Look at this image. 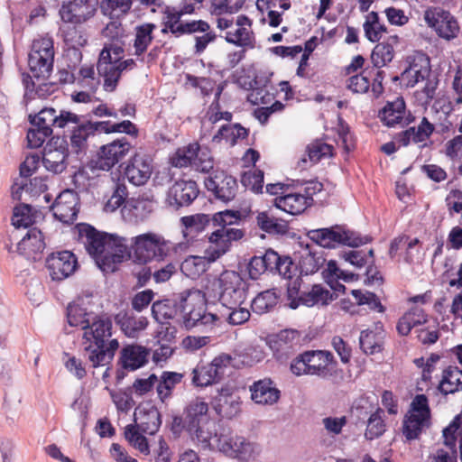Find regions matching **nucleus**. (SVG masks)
Returning a JSON list of instances; mask_svg holds the SVG:
<instances>
[{"mask_svg": "<svg viewBox=\"0 0 462 462\" xmlns=\"http://www.w3.org/2000/svg\"><path fill=\"white\" fill-rule=\"evenodd\" d=\"M79 235L87 252L104 273H115L119 264L130 256L125 237L100 232L88 224L81 226Z\"/></svg>", "mask_w": 462, "mask_h": 462, "instance_id": "obj_1", "label": "nucleus"}, {"mask_svg": "<svg viewBox=\"0 0 462 462\" xmlns=\"http://www.w3.org/2000/svg\"><path fill=\"white\" fill-rule=\"evenodd\" d=\"M112 326V320L108 317L97 315L84 330V353L92 367L110 364L119 347L117 339H111Z\"/></svg>", "mask_w": 462, "mask_h": 462, "instance_id": "obj_2", "label": "nucleus"}, {"mask_svg": "<svg viewBox=\"0 0 462 462\" xmlns=\"http://www.w3.org/2000/svg\"><path fill=\"white\" fill-rule=\"evenodd\" d=\"M247 290V282L238 273L225 271L206 288L204 296L217 299L223 307L237 306L246 300Z\"/></svg>", "mask_w": 462, "mask_h": 462, "instance_id": "obj_3", "label": "nucleus"}, {"mask_svg": "<svg viewBox=\"0 0 462 462\" xmlns=\"http://www.w3.org/2000/svg\"><path fill=\"white\" fill-rule=\"evenodd\" d=\"M50 119L51 116L48 121ZM53 119L59 129H70L69 144L73 152L76 153L85 152L88 146V138L94 136L90 114L78 115L69 110L57 109V116Z\"/></svg>", "mask_w": 462, "mask_h": 462, "instance_id": "obj_4", "label": "nucleus"}, {"mask_svg": "<svg viewBox=\"0 0 462 462\" xmlns=\"http://www.w3.org/2000/svg\"><path fill=\"white\" fill-rule=\"evenodd\" d=\"M180 314L187 329L204 325H213L219 320L216 314L207 313L199 291L186 290L178 294Z\"/></svg>", "mask_w": 462, "mask_h": 462, "instance_id": "obj_5", "label": "nucleus"}, {"mask_svg": "<svg viewBox=\"0 0 462 462\" xmlns=\"http://www.w3.org/2000/svg\"><path fill=\"white\" fill-rule=\"evenodd\" d=\"M130 256L139 263H147L152 260L163 261L170 253L168 243L159 235L145 233L132 237L128 242Z\"/></svg>", "mask_w": 462, "mask_h": 462, "instance_id": "obj_6", "label": "nucleus"}, {"mask_svg": "<svg viewBox=\"0 0 462 462\" xmlns=\"http://www.w3.org/2000/svg\"><path fill=\"white\" fill-rule=\"evenodd\" d=\"M333 355L324 350H308L297 356L291 363V372L296 375H316L321 379L329 378L332 374L329 365Z\"/></svg>", "mask_w": 462, "mask_h": 462, "instance_id": "obj_7", "label": "nucleus"}, {"mask_svg": "<svg viewBox=\"0 0 462 462\" xmlns=\"http://www.w3.org/2000/svg\"><path fill=\"white\" fill-rule=\"evenodd\" d=\"M308 236L317 245L324 248H335L341 245L350 247H358L367 244L371 240L368 236H361L359 234L346 229L341 226L310 230L308 233Z\"/></svg>", "mask_w": 462, "mask_h": 462, "instance_id": "obj_8", "label": "nucleus"}, {"mask_svg": "<svg viewBox=\"0 0 462 462\" xmlns=\"http://www.w3.org/2000/svg\"><path fill=\"white\" fill-rule=\"evenodd\" d=\"M430 426V409L425 394H417L403 420V435L407 439L419 438L422 430Z\"/></svg>", "mask_w": 462, "mask_h": 462, "instance_id": "obj_9", "label": "nucleus"}, {"mask_svg": "<svg viewBox=\"0 0 462 462\" xmlns=\"http://www.w3.org/2000/svg\"><path fill=\"white\" fill-rule=\"evenodd\" d=\"M218 450L225 456L240 462L254 461L262 452L259 444L243 436H222L218 439Z\"/></svg>", "mask_w": 462, "mask_h": 462, "instance_id": "obj_10", "label": "nucleus"}, {"mask_svg": "<svg viewBox=\"0 0 462 462\" xmlns=\"http://www.w3.org/2000/svg\"><path fill=\"white\" fill-rule=\"evenodd\" d=\"M130 149L131 144L125 137L115 140L99 148L89 166L92 170L108 171L126 156Z\"/></svg>", "mask_w": 462, "mask_h": 462, "instance_id": "obj_11", "label": "nucleus"}, {"mask_svg": "<svg viewBox=\"0 0 462 462\" xmlns=\"http://www.w3.org/2000/svg\"><path fill=\"white\" fill-rule=\"evenodd\" d=\"M231 360L229 355L221 354L210 363L199 364L192 371V383L195 386L206 387L219 383Z\"/></svg>", "mask_w": 462, "mask_h": 462, "instance_id": "obj_12", "label": "nucleus"}, {"mask_svg": "<svg viewBox=\"0 0 462 462\" xmlns=\"http://www.w3.org/2000/svg\"><path fill=\"white\" fill-rule=\"evenodd\" d=\"M51 114V118L57 116V109L53 107H44L38 114L29 116L30 123L34 128L30 129L27 133V140L29 146L32 148H38L42 146L45 139L52 134L53 128H58L55 120L48 118Z\"/></svg>", "mask_w": 462, "mask_h": 462, "instance_id": "obj_13", "label": "nucleus"}, {"mask_svg": "<svg viewBox=\"0 0 462 462\" xmlns=\"http://www.w3.org/2000/svg\"><path fill=\"white\" fill-rule=\"evenodd\" d=\"M424 19L428 26L433 28L437 34L445 40H452L459 32L457 19L448 11L439 7L428 8L424 12Z\"/></svg>", "mask_w": 462, "mask_h": 462, "instance_id": "obj_14", "label": "nucleus"}, {"mask_svg": "<svg viewBox=\"0 0 462 462\" xmlns=\"http://www.w3.org/2000/svg\"><path fill=\"white\" fill-rule=\"evenodd\" d=\"M97 5V0H67L61 5L60 15L64 23L82 24L96 14Z\"/></svg>", "mask_w": 462, "mask_h": 462, "instance_id": "obj_15", "label": "nucleus"}, {"mask_svg": "<svg viewBox=\"0 0 462 462\" xmlns=\"http://www.w3.org/2000/svg\"><path fill=\"white\" fill-rule=\"evenodd\" d=\"M153 171L152 159L143 152H135L126 162L124 179L134 186H143L150 180Z\"/></svg>", "mask_w": 462, "mask_h": 462, "instance_id": "obj_16", "label": "nucleus"}, {"mask_svg": "<svg viewBox=\"0 0 462 462\" xmlns=\"http://www.w3.org/2000/svg\"><path fill=\"white\" fill-rule=\"evenodd\" d=\"M245 236V231L236 227L218 228L208 237L210 246L207 249L208 261L214 262L225 254L230 248L231 242L238 241Z\"/></svg>", "mask_w": 462, "mask_h": 462, "instance_id": "obj_17", "label": "nucleus"}, {"mask_svg": "<svg viewBox=\"0 0 462 462\" xmlns=\"http://www.w3.org/2000/svg\"><path fill=\"white\" fill-rule=\"evenodd\" d=\"M46 268L52 281L60 282L75 273L78 259L70 251L52 253L46 259Z\"/></svg>", "mask_w": 462, "mask_h": 462, "instance_id": "obj_18", "label": "nucleus"}, {"mask_svg": "<svg viewBox=\"0 0 462 462\" xmlns=\"http://www.w3.org/2000/svg\"><path fill=\"white\" fill-rule=\"evenodd\" d=\"M79 198L72 189H65L59 194L51 207L56 219L64 224H73L77 219Z\"/></svg>", "mask_w": 462, "mask_h": 462, "instance_id": "obj_19", "label": "nucleus"}, {"mask_svg": "<svg viewBox=\"0 0 462 462\" xmlns=\"http://www.w3.org/2000/svg\"><path fill=\"white\" fill-rule=\"evenodd\" d=\"M205 187L214 194L216 199L224 202L234 199L238 189L236 180L224 172L208 177L205 180Z\"/></svg>", "mask_w": 462, "mask_h": 462, "instance_id": "obj_20", "label": "nucleus"}, {"mask_svg": "<svg viewBox=\"0 0 462 462\" xmlns=\"http://www.w3.org/2000/svg\"><path fill=\"white\" fill-rule=\"evenodd\" d=\"M164 15V28L162 30V32H170L174 36L180 37L184 34H192L196 31L205 29L203 23L199 21H182L181 12H179L175 7H167Z\"/></svg>", "mask_w": 462, "mask_h": 462, "instance_id": "obj_21", "label": "nucleus"}, {"mask_svg": "<svg viewBox=\"0 0 462 462\" xmlns=\"http://www.w3.org/2000/svg\"><path fill=\"white\" fill-rule=\"evenodd\" d=\"M199 188L196 181L180 180L170 188L167 194V201L176 209L189 206L199 195Z\"/></svg>", "mask_w": 462, "mask_h": 462, "instance_id": "obj_22", "label": "nucleus"}, {"mask_svg": "<svg viewBox=\"0 0 462 462\" xmlns=\"http://www.w3.org/2000/svg\"><path fill=\"white\" fill-rule=\"evenodd\" d=\"M185 430L192 441L204 450H211L215 447L218 448V439L225 436L224 434H217V424L213 420Z\"/></svg>", "mask_w": 462, "mask_h": 462, "instance_id": "obj_23", "label": "nucleus"}, {"mask_svg": "<svg viewBox=\"0 0 462 462\" xmlns=\"http://www.w3.org/2000/svg\"><path fill=\"white\" fill-rule=\"evenodd\" d=\"M54 59L49 57H42L35 51H30L28 56V66L32 76L26 75L23 81L28 91L30 88H34V82L32 78L41 80H47L53 70Z\"/></svg>", "mask_w": 462, "mask_h": 462, "instance_id": "obj_24", "label": "nucleus"}, {"mask_svg": "<svg viewBox=\"0 0 462 462\" xmlns=\"http://www.w3.org/2000/svg\"><path fill=\"white\" fill-rule=\"evenodd\" d=\"M337 298L335 293L325 288L320 284L312 285L311 289L308 291L302 292L298 300L290 301L289 306L291 309H297L300 304L307 307L327 306Z\"/></svg>", "mask_w": 462, "mask_h": 462, "instance_id": "obj_25", "label": "nucleus"}, {"mask_svg": "<svg viewBox=\"0 0 462 462\" xmlns=\"http://www.w3.org/2000/svg\"><path fill=\"white\" fill-rule=\"evenodd\" d=\"M251 399L256 404L273 405L280 399L281 392L270 378L254 382L249 387Z\"/></svg>", "mask_w": 462, "mask_h": 462, "instance_id": "obj_26", "label": "nucleus"}, {"mask_svg": "<svg viewBox=\"0 0 462 462\" xmlns=\"http://www.w3.org/2000/svg\"><path fill=\"white\" fill-rule=\"evenodd\" d=\"M149 354L144 346L127 345L120 351L118 364L125 370L135 371L147 364Z\"/></svg>", "mask_w": 462, "mask_h": 462, "instance_id": "obj_27", "label": "nucleus"}, {"mask_svg": "<svg viewBox=\"0 0 462 462\" xmlns=\"http://www.w3.org/2000/svg\"><path fill=\"white\" fill-rule=\"evenodd\" d=\"M88 305L83 299H78L69 304L67 307V320L69 326L79 328L82 330L89 327V324L97 315L88 310Z\"/></svg>", "mask_w": 462, "mask_h": 462, "instance_id": "obj_28", "label": "nucleus"}, {"mask_svg": "<svg viewBox=\"0 0 462 462\" xmlns=\"http://www.w3.org/2000/svg\"><path fill=\"white\" fill-rule=\"evenodd\" d=\"M44 248L42 233L36 227L30 228L17 244V252L28 259L36 260Z\"/></svg>", "mask_w": 462, "mask_h": 462, "instance_id": "obj_29", "label": "nucleus"}, {"mask_svg": "<svg viewBox=\"0 0 462 462\" xmlns=\"http://www.w3.org/2000/svg\"><path fill=\"white\" fill-rule=\"evenodd\" d=\"M430 60L424 54L416 56L410 65L402 73L403 80L407 81V87L413 88L420 81H424L430 76Z\"/></svg>", "mask_w": 462, "mask_h": 462, "instance_id": "obj_30", "label": "nucleus"}, {"mask_svg": "<svg viewBox=\"0 0 462 462\" xmlns=\"http://www.w3.org/2000/svg\"><path fill=\"white\" fill-rule=\"evenodd\" d=\"M134 420V425H135L138 430L143 433L150 435L155 434L162 424L161 413L155 407L149 409L139 407L135 409Z\"/></svg>", "mask_w": 462, "mask_h": 462, "instance_id": "obj_31", "label": "nucleus"}, {"mask_svg": "<svg viewBox=\"0 0 462 462\" xmlns=\"http://www.w3.org/2000/svg\"><path fill=\"white\" fill-rule=\"evenodd\" d=\"M300 335L293 329H284L276 334L269 341L270 347L279 356L290 354L298 345Z\"/></svg>", "mask_w": 462, "mask_h": 462, "instance_id": "obj_32", "label": "nucleus"}, {"mask_svg": "<svg viewBox=\"0 0 462 462\" xmlns=\"http://www.w3.org/2000/svg\"><path fill=\"white\" fill-rule=\"evenodd\" d=\"M399 42L397 35H390L382 42H378L371 54V60L375 69H381L390 63L394 57L393 46Z\"/></svg>", "mask_w": 462, "mask_h": 462, "instance_id": "obj_33", "label": "nucleus"}, {"mask_svg": "<svg viewBox=\"0 0 462 462\" xmlns=\"http://www.w3.org/2000/svg\"><path fill=\"white\" fill-rule=\"evenodd\" d=\"M208 405L202 398L192 400L185 409L183 427L188 429L211 420L208 415Z\"/></svg>", "mask_w": 462, "mask_h": 462, "instance_id": "obj_34", "label": "nucleus"}, {"mask_svg": "<svg viewBox=\"0 0 462 462\" xmlns=\"http://www.w3.org/2000/svg\"><path fill=\"white\" fill-rule=\"evenodd\" d=\"M67 158L68 152L65 148L52 149L45 147L42 162L47 171L59 174L67 168Z\"/></svg>", "mask_w": 462, "mask_h": 462, "instance_id": "obj_35", "label": "nucleus"}, {"mask_svg": "<svg viewBox=\"0 0 462 462\" xmlns=\"http://www.w3.org/2000/svg\"><path fill=\"white\" fill-rule=\"evenodd\" d=\"M277 208H280L291 215H298L305 210L310 205L308 197L300 193H290L278 197L274 199Z\"/></svg>", "mask_w": 462, "mask_h": 462, "instance_id": "obj_36", "label": "nucleus"}, {"mask_svg": "<svg viewBox=\"0 0 462 462\" xmlns=\"http://www.w3.org/2000/svg\"><path fill=\"white\" fill-rule=\"evenodd\" d=\"M180 313V301L178 295L172 299L157 300L152 303V314L159 323H164L174 319Z\"/></svg>", "mask_w": 462, "mask_h": 462, "instance_id": "obj_37", "label": "nucleus"}, {"mask_svg": "<svg viewBox=\"0 0 462 462\" xmlns=\"http://www.w3.org/2000/svg\"><path fill=\"white\" fill-rule=\"evenodd\" d=\"M240 404L239 397L220 393L215 398L213 408L222 418L232 419L240 412Z\"/></svg>", "mask_w": 462, "mask_h": 462, "instance_id": "obj_38", "label": "nucleus"}, {"mask_svg": "<svg viewBox=\"0 0 462 462\" xmlns=\"http://www.w3.org/2000/svg\"><path fill=\"white\" fill-rule=\"evenodd\" d=\"M427 320L424 310L421 308L413 307L400 318L396 328L400 335L407 336L414 327L424 324Z\"/></svg>", "mask_w": 462, "mask_h": 462, "instance_id": "obj_39", "label": "nucleus"}, {"mask_svg": "<svg viewBox=\"0 0 462 462\" xmlns=\"http://www.w3.org/2000/svg\"><path fill=\"white\" fill-rule=\"evenodd\" d=\"M256 221L261 230L271 235H284L289 230L287 221L277 218L267 211L260 212Z\"/></svg>", "mask_w": 462, "mask_h": 462, "instance_id": "obj_40", "label": "nucleus"}, {"mask_svg": "<svg viewBox=\"0 0 462 462\" xmlns=\"http://www.w3.org/2000/svg\"><path fill=\"white\" fill-rule=\"evenodd\" d=\"M405 113V102L402 97H397L393 102H388L380 111L379 117L387 126H393L401 123Z\"/></svg>", "mask_w": 462, "mask_h": 462, "instance_id": "obj_41", "label": "nucleus"}, {"mask_svg": "<svg viewBox=\"0 0 462 462\" xmlns=\"http://www.w3.org/2000/svg\"><path fill=\"white\" fill-rule=\"evenodd\" d=\"M247 136L248 130L240 124L224 125L213 136L212 141L220 143L222 140H225L226 143H229L231 146H234L239 140H244Z\"/></svg>", "mask_w": 462, "mask_h": 462, "instance_id": "obj_42", "label": "nucleus"}, {"mask_svg": "<svg viewBox=\"0 0 462 462\" xmlns=\"http://www.w3.org/2000/svg\"><path fill=\"white\" fill-rule=\"evenodd\" d=\"M183 378V374L177 372L163 371L157 382V394L159 399L164 402L171 396L172 390Z\"/></svg>", "mask_w": 462, "mask_h": 462, "instance_id": "obj_43", "label": "nucleus"}, {"mask_svg": "<svg viewBox=\"0 0 462 462\" xmlns=\"http://www.w3.org/2000/svg\"><path fill=\"white\" fill-rule=\"evenodd\" d=\"M225 40L228 43L244 49H253L255 46L254 33L246 27H236L226 31Z\"/></svg>", "mask_w": 462, "mask_h": 462, "instance_id": "obj_44", "label": "nucleus"}, {"mask_svg": "<svg viewBox=\"0 0 462 462\" xmlns=\"http://www.w3.org/2000/svg\"><path fill=\"white\" fill-rule=\"evenodd\" d=\"M459 438L460 459L462 460V416H457L443 430L444 445L453 453L456 452L457 440Z\"/></svg>", "mask_w": 462, "mask_h": 462, "instance_id": "obj_45", "label": "nucleus"}, {"mask_svg": "<svg viewBox=\"0 0 462 462\" xmlns=\"http://www.w3.org/2000/svg\"><path fill=\"white\" fill-rule=\"evenodd\" d=\"M439 389L445 395L462 390V371L457 367L444 370Z\"/></svg>", "mask_w": 462, "mask_h": 462, "instance_id": "obj_46", "label": "nucleus"}, {"mask_svg": "<svg viewBox=\"0 0 462 462\" xmlns=\"http://www.w3.org/2000/svg\"><path fill=\"white\" fill-rule=\"evenodd\" d=\"M117 323L120 325L122 330L129 337H134L136 335L143 330L147 325L148 320L144 317H135L127 313L118 315L116 317Z\"/></svg>", "mask_w": 462, "mask_h": 462, "instance_id": "obj_47", "label": "nucleus"}, {"mask_svg": "<svg viewBox=\"0 0 462 462\" xmlns=\"http://www.w3.org/2000/svg\"><path fill=\"white\" fill-rule=\"evenodd\" d=\"M99 76L104 78V88L112 92L116 89L117 82L121 77L122 71L118 65V60L108 62L107 65H97Z\"/></svg>", "mask_w": 462, "mask_h": 462, "instance_id": "obj_48", "label": "nucleus"}, {"mask_svg": "<svg viewBox=\"0 0 462 462\" xmlns=\"http://www.w3.org/2000/svg\"><path fill=\"white\" fill-rule=\"evenodd\" d=\"M325 259L322 254L305 250L300 258L299 268L300 275H309L317 273L323 266Z\"/></svg>", "mask_w": 462, "mask_h": 462, "instance_id": "obj_49", "label": "nucleus"}, {"mask_svg": "<svg viewBox=\"0 0 462 462\" xmlns=\"http://www.w3.org/2000/svg\"><path fill=\"white\" fill-rule=\"evenodd\" d=\"M153 23H143L135 28V39L134 42V53L137 56L144 53L152 42V32L155 29Z\"/></svg>", "mask_w": 462, "mask_h": 462, "instance_id": "obj_50", "label": "nucleus"}, {"mask_svg": "<svg viewBox=\"0 0 462 462\" xmlns=\"http://www.w3.org/2000/svg\"><path fill=\"white\" fill-rule=\"evenodd\" d=\"M278 302V296L274 290L260 292L251 303L253 312L262 315L271 311Z\"/></svg>", "mask_w": 462, "mask_h": 462, "instance_id": "obj_51", "label": "nucleus"}, {"mask_svg": "<svg viewBox=\"0 0 462 462\" xmlns=\"http://www.w3.org/2000/svg\"><path fill=\"white\" fill-rule=\"evenodd\" d=\"M244 303H239L237 306H225L221 311V318H223L229 325L238 326L245 323L250 319V311Z\"/></svg>", "mask_w": 462, "mask_h": 462, "instance_id": "obj_52", "label": "nucleus"}, {"mask_svg": "<svg viewBox=\"0 0 462 462\" xmlns=\"http://www.w3.org/2000/svg\"><path fill=\"white\" fill-rule=\"evenodd\" d=\"M359 345L366 355L380 353L383 350V337L373 330H363L360 334Z\"/></svg>", "mask_w": 462, "mask_h": 462, "instance_id": "obj_53", "label": "nucleus"}, {"mask_svg": "<svg viewBox=\"0 0 462 462\" xmlns=\"http://www.w3.org/2000/svg\"><path fill=\"white\" fill-rule=\"evenodd\" d=\"M199 145L197 143L179 148L171 158V164L174 167L183 168L194 164L195 158L198 157Z\"/></svg>", "mask_w": 462, "mask_h": 462, "instance_id": "obj_54", "label": "nucleus"}, {"mask_svg": "<svg viewBox=\"0 0 462 462\" xmlns=\"http://www.w3.org/2000/svg\"><path fill=\"white\" fill-rule=\"evenodd\" d=\"M383 410L381 408H376L374 412L371 413V415L367 418V426L365 432V436L367 439H374L384 433L386 425L383 419Z\"/></svg>", "mask_w": 462, "mask_h": 462, "instance_id": "obj_55", "label": "nucleus"}, {"mask_svg": "<svg viewBox=\"0 0 462 462\" xmlns=\"http://www.w3.org/2000/svg\"><path fill=\"white\" fill-rule=\"evenodd\" d=\"M132 5V0H101L100 9L104 15L113 18L126 14Z\"/></svg>", "mask_w": 462, "mask_h": 462, "instance_id": "obj_56", "label": "nucleus"}, {"mask_svg": "<svg viewBox=\"0 0 462 462\" xmlns=\"http://www.w3.org/2000/svg\"><path fill=\"white\" fill-rule=\"evenodd\" d=\"M201 23H203V27L205 29H201L199 31H196L193 34L196 33H203L202 35H195V45H194V52L195 54H201L205 51L208 44L214 42L217 39L216 33L210 29V25L208 22L203 20H198Z\"/></svg>", "mask_w": 462, "mask_h": 462, "instance_id": "obj_57", "label": "nucleus"}, {"mask_svg": "<svg viewBox=\"0 0 462 462\" xmlns=\"http://www.w3.org/2000/svg\"><path fill=\"white\" fill-rule=\"evenodd\" d=\"M245 217L240 210L226 209L213 214V226L226 228L237 225Z\"/></svg>", "mask_w": 462, "mask_h": 462, "instance_id": "obj_58", "label": "nucleus"}, {"mask_svg": "<svg viewBox=\"0 0 462 462\" xmlns=\"http://www.w3.org/2000/svg\"><path fill=\"white\" fill-rule=\"evenodd\" d=\"M140 430L134 424H129L125 429V438L134 448L141 453H149V445L147 439L140 433Z\"/></svg>", "mask_w": 462, "mask_h": 462, "instance_id": "obj_59", "label": "nucleus"}, {"mask_svg": "<svg viewBox=\"0 0 462 462\" xmlns=\"http://www.w3.org/2000/svg\"><path fill=\"white\" fill-rule=\"evenodd\" d=\"M181 223L190 232L199 233L210 224L213 226V215L196 214L181 217Z\"/></svg>", "mask_w": 462, "mask_h": 462, "instance_id": "obj_60", "label": "nucleus"}, {"mask_svg": "<svg viewBox=\"0 0 462 462\" xmlns=\"http://www.w3.org/2000/svg\"><path fill=\"white\" fill-rule=\"evenodd\" d=\"M333 146L316 140L307 146L309 160L311 163H317L322 158L332 156Z\"/></svg>", "mask_w": 462, "mask_h": 462, "instance_id": "obj_61", "label": "nucleus"}, {"mask_svg": "<svg viewBox=\"0 0 462 462\" xmlns=\"http://www.w3.org/2000/svg\"><path fill=\"white\" fill-rule=\"evenodd\" d=\"M33 223V217L32 215V207L27 204H21L16 206L14 209L12 217V224L19 227H28Z\"/></svg>", "mask_w": 462, "mask_h": 462, "instance_id": "obj_62", "label": "nucleus"}, {"mask_svg": "<svg viewBox=\"0 0 462 462\" xmlns=\"http://www.w3.org/2000/svg\"><path fill=\"white\" fill-rule=\"evenodd\" d=\"M241 182L254 193H262L263 189V171L255 169L243 174Z\"/></svg>", "mask_w": 462, "mask_h": 462, "instance_id": "obj_63", "label": "nucleus"}, {"mask_svg": "<svg viewBox=\"0 0 462 462\" xmlns=\"http://www.w3.org/2000/svg\"><path fill=\"white\" fill-rule=\"evenodd\" d=\"M366 74L370 75L371 71L365 69L360 74L350 77L347 80V88L353 93H366L370 88L369 77Z\"/></svg>", "mask_w": 462, "mask_h": 462, "instance_id": "obj_64", "label": "nucleus"}]
</instances>
